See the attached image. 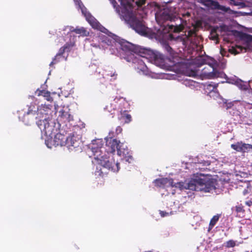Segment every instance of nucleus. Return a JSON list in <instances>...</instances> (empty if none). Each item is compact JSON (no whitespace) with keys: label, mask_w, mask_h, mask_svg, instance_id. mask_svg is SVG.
<instances>
[{"label":"nucleus","mask_w":252,"mask_h":252,"mask_svg":"<svg viewBox=\"0 0 252 252\" xmlns=\"http://www.w3.org/2000/svg\"><path fill=\"white\" fill-rule=\"evenodd\" d=\"M115 37L113 39L105 37L103 41L108 45H112L115 43L116 46H118L121 49L120 52L121 57L128 62L139 64L141 66L140 70H144V68L146 67L141 58L149 59L156 64L163 62V58L160 54L151 50L135 45L123 39L117 41V36L115 35Z\"/></svg>","instance_id":"1"},{"label":"nucleus","mask_w":252,"mask_h":252,"mask_svg":"<svg viewBox=\"0 0 252 252\" xmlns=\"http://www.w3.org/2000/svg\"><path fill=\"white\" fill-rule=\"evenodd\" d=\"M146 0H132V2L129 1H121V4L123 7V13H126V17L128 18V23L137 32L141 35L148 34V28L143 23L142 20L138 19L135 16L132 15L133 3H134L138 7L141 6L145 3Z\"/></svg>","instance_id":"2"},{"label":"nucleus","mask_w":252,"mask_h":252,"mask_svg":"<svg viewBox=\"0 0 252 252\" xmlns=\"http://www.w3.org/2000/svg\"><path fill=\"white\" fill-rule=\"evenodd\" d=\"M94 158L98 161V164L102 166L100 171L102 175L106 173L105 169L113 172H118L119 170V163L115 161L113 155L99 154L96 155V157H94Z\"/></svg>","instance_id":"3"},{"label":"nucleus","mask_w":252,"mask_h":252,"mask_svg":"<svg viewBox=\"0 0 252 252\" xmlns=\"http://www.w3.org/2000/svg\"><path fill=\"white\" fill-rule=\"evenodd\" d=\"M194 182L195 183V184L192 183H189L188 188L189 189L196 190V185L200 186V190L205 192H209L216 189L217 180L210 178L209 176L203 175L202 177L195 179Z\"/></svg>","instance_id":"4"},{"label":"nucleus","mask_w":252,"mask_h":252,"mask_svg":"<svg viewBox=\"0 0 252 252\" xmlns=\"http://www.w3.org/2000/svg\"><path fill=\"white\" fill-rule=\"evenodd\" d=\"M115 136L114 132L111 131L109 133L108 137L105 138L106 144L104 152H106L107 155H111L117 149L118 155L126 154V149L124 147L122 148L123 144L120 145L119 141L113 138Z\"/></svg>","instance_id":"5"},{"label":"nucleus","mask_w":252,"mask_h":252,"mask_svg":"<svg viewBox=\"0 0 252 252\" xmlns=\"http://www.w3.org/2000/svg\"><path fill=\"white\" fill-rule=\"evenodd\" d=\"M36 124L40 130L46 135L50 136L54 130V126L49 124L46 117L43 120L40 119L37 121Z\"/></svg>","instance_id":"6"},{"label":"nucleus","mask_w":252,"mask_h":252,"mask_svg":"<svg viewBox=\"0 0 252 252\" xmlns=\"http://www.w3.org/2000/svg\"><path fill=\"white\" fill-rule=\"evenodd\" d=\"M102 146L103 141L101 139H95L92 141L90 147L93 153L94 157H96V155L102 154L104 150V147H103Z\"/></svg>","instance_id":"7"},{"label":"nucleus","mask_w":252,"mask_h":252,"mask_svg":"<svg viewBox=\"0 0 252 252\" xmlns=\"http://www.w3.org/2000/svg\"><path fill=\"white\" fill-rule=\"evenodd\" d=\"M172 16L169 13L167 9L160 11L156 14V19L159 24H164L168 21H172Z\"/></svg>","instance_id":"8"},{"label":"nucleus","mask_w":252,"mask_h":252,"mask_svg":"<svg viewBox=\"0 0 252 252\" xmlns=\"http://www.w3.org/2000/svg\"><path fill=\"white\" fill-rule=\"evenodd\" d=\"M154 183L155 186L161 188H164L166 187H177V186L174 184V181L172 178H162L157 179L154 180Z\"/></svg>","instance_id":"9"},{"label":"nucleus","mask_w":252,"mask_h":252,"mask_svg":"<svg viewBox=\"0 0 252 252\" xmlns=\"http://www.w3.org/2000/svg\"><path fill=\"white\" fill-rule=\"evenodd\" d=\"M212 63H208V67L210 68L209 71H206V67L202 69V74L206 78L211 79L219 76V73L215 70L213 64L215 63L214 60H211Z\"/></svg>","instance_id":"10"},{"label":"nucleus","mask_w":252,"mask_h":252,"mask_svg":"<svg viewBox=\"0 0 252 252\" xmlns=\"http://www.w3.org/2000/svg\"><path fill=\"white\" fill-rule=\"evenodd\" d=\"M67 140V138L65 135L58 133L54 136V139L51 140V144L55 147L65 146Z\"/></svg>","instance_id":"11"},{"label":"nucleus","mask_w":252,"mask_h":252,"mask_svg":"<svg viewBox=\"0 0 252 252\" xmlns=\"http://www.w3.org/2000/svg\"><path fill=\"white\" fill-rule=\"evenodd\" d=\"M80 136H75L74 132L70 134V135L67 137V140L66 141V146L69 149L72 148H76L79 146V139Z\"/></svg>","instance_id":"12"},{"label":"nucleus","mask_w":252,"mask_h":252,"mask_svg":"<svg viewBox=\"0 0 252 252\" xmlns=\"http://www.w3.org/2000/svg\"><path fill=\"white\" fill-rule=\"evenodd\" d=\"M204 3L205 5L211 7L212 9L220 10L224 12H227L230 9L229 8L221 5L218 1L213 0H204Z\"/></svg>","instance_id":"13"},{"label":"nucleus","mask_w":252,"mask_h":252,"mask_svg":"<svg viewBox=\"0 0 252 252\" xmlns=\"http://www.w3.org/2000/svg\"><path fill=\"white\" fill-rule=\"evenodd\" d=\"M231 147L237 152L244 153L252 149V145L243 143L242 142H238L235 144H231Z\"/></svg>","instance_id":"14"},{"label":"nucleus","mask_w":252,"mask_h":252,"mask_svg":"<svg viewBox=\"0 0 252 252\" xmlns=\"http://www.w3.org/2000/svg\"><path fill=\"white\" fill-rule=\"evenodd\" d=\"M87 19L94 29L99 30L103 32H105V31H107V29L102 26L100 24L93 16H90L89 17H88Z\"/></svg>","instance_id":"15"},{"label":"nucleus","mask_w":252,"mask_h":252,"mask_svg":"<svg viewBox=\"0 0 252 252\" xmlns=\"http://www.w3.org/2000/svg\"><path fill=\"white\" fill-rule=\"evenodd\" d=\"M105 76L107 78L110 77V80L112 81L117 79L118 74L115 69L111 67H108L105 70Z\"/></svg>","instance_id":"16"},{"label":"nucleus","mask_w":252,"mask_h":252,"mask_svg":"<svg viewBox=\"0 0 252 252\" xmlns=\"http://www.w3.org/2000/svg\"><path fill=\"white\" fill-rule=\"evenodd\" d=\"M180 23L174 24H167V26H168L169 29L170 31L173 32H179L182 31L184 28V26L181 24V19H179Z\"/></svg>","instance_id":"17"},{"label":"nucleus","mask_w":252,"mask_h":252,"mask_svg":"<svg viewBox=\"0 0 252 252\" xmlns=\"http://www.w3.org/2000/svg\"><path fill=\"white\" fill-rule=\"evenodd\" d=\"M71 32H75L76 34H80L82 36H87L89 35V32L84 27L76 28L70 30Z\"/></svg>","instance_id":"18"},{"label":"nucleus","mask_w":252,"mask_h":252,"mask_svg":"<svg viewBox=\"0 0 252 252\" xmlns=\"http://www.w3.org/2000/svg\"><path fill=\"white\" fill-rule=\"evenodd\" d=\"M70 50V43H66L59 50L58 53L57 54V58L59 56H63V54L65 51H69Z\"/></svg>","instance_id":"19"},{"label":"nucleus","mask_w":252,"mask_h":252,"mask_svg":"<svg viewBox=\"0 0 252 252\" xmlns=\"http://www.w3.org/2000/svg\"><path fill=\"white\" fill-rule=\"evenodd\" d=\"M35 111H32V109H31V107H29V109L26 114L24 115V117L22 120V121L25 123V125H29L31 123V121L29 119V115L31 114H34Z\"/></svg>","instance_id":"20"},{"label":"nucleus","mask_w":252,"mask_h":252,"mask_svg":"<svg viewBox=\"0 0 252 252\" xmlns=\"http://www.w3.org/2000/svg\"><path fill=\"white\" fill-rule=\"evenodd\" d=\"M220 215L217 214L211 219L209 225V230H211L219 220Z\"/></svg>","instance_id":"21"},{"label":"nucleus","mask_w":252,"mask_h":252,"mask_svg":"<svg viewBox=\"0 0 252 252\" xmlns=\"http://www.w3.org/2000/svg\"><path fill=\"white\" fill-rule=\"evenodd\" d=\"M126 154H122L118 155L122 157L123 158L125 159L126 161L128 162V163H131L133 160V157L132 156L129 154V152H128V149L127 148H126Z\"/></svg>","instance_id":"22"},{"label":"nucleus","mask_w":252,"mask_h":252,"mask_svg":"<svg viewBox=\"0 0 252 252\" xmlns=\"http://www.w3.org/2000/svg\"><path fill=\"white\" fill-rule=\"evenodd\" d=\"M122 119L125 120V123H128L131 121V117L130 114L127 113L126 111H124L121 113Z\"/></svg>","instance_id":"23"},{"label":"nucleus","mask_w":252,"mask_h":252,"mask_svg":"<svg viewBox=\"0 0 252 252\" xmlns=\"http://www.w3.org/2000/svg\"><path fill=\"white\" fill-rule=\"evenodd\" d=\"M218 87V84H216L215 83L211 82L210 83H207L206 85V88L207 89L209 90L210 91H215L217 90Z\"/></svg>","instance_id":"24"},{"label":"nucleus","mask_w":252,"mask_h":252,"mask_svg":"<svg viewBox=\"0 0 252 252\" xmlns=\"http://www.w3.org/2000/svg\"><path fill=\"white\" fill-rule=\"evenodd\" d=\"M38 95H43V96L46 97V99L48 101H50L52 99V97L50 96V93L48 91L39 90Z\"/></svg>","instance_id":"25"},{"label":"nucleus","mask_w":252,"mask_h":252,"mask_svg":"<svg viewBox=\"0 0 252 252\" xmlns=\"http://www.w3.org/2000/svg\"><path fill=\"white\" fill-rule=\"evenodd\" d=\"M63 60H66V58H65L64 56H59L58 58H57V55L55 57V58L53 59V61L51 62L50 63V65L51 66L54 64L57 63L60 61Z\"/></svg>","instance_id":"26"},{"label":"nucleus","mask_w":252,"mask_h":252,"mask_svg":"<svg viewBox=\"0 0 252 252\" xmlns=\"http://www.w3.org/2000/svg\"><path fill=\"white\" fill-rule=\"evenodd\" d=\"M240 37L242 39L247 41V42L252 41V35L246 33L242 32Z\"/></svg>","instance_id":"27"},{"label":"nucleus","mask_w":252,"mask_h":252,"mask_svg":"<svg viewBox=\"0 0 252 252\" xmlns=\"http://www.w3.org/2000/svg\"><path fill=\"white\" fill-rule=\"evenodd\" d=\"M224 245L227 248H233L236 246V242L233 240H229L226 241Z\"/></svg>","instance_id":"28"},{"label":"nucleus","mask_w":252,"mask_h":252,"mask_svg":"<svg viewBox=\"0 0 252 252\" xmlns=\"http://www.w3.org/2000/svg\"><path fill=\"white\" fill-rule=\"evenodd\" d=\"M60 113L61 114L60 116L61 117L65 119V120L68 121H70V115L67 112H65L64 111L62 110L60 111Z\"/></svg>","instance_id":"29"},{"label":"nucleus","mask_w":252,"mask_h":252,"mask_svg":"<svg viewBox=\"0 0 252 252\" xmlns=\"http://www.w3.org/2000/svg\"><path fill=\"white\" fill-rule=\"evenodd\" d=\"M104 110L112 114L114 112L115 107L112 104H109L105 106Z\"/></svg>","instance_id":"30"},{"label":"nucleus","mask_w":252,"mask_h":252,"mask_svg":"<svg viewBox=\"0 0 252 252\" xmlns=\"http://www.w3.org/2000/svg\"><path fill=\"white\" fill-rule=\"evenodd\" d=\"M197 30L196 27H194L192 30H190L188 32V36L189 37L193 36H196Z\"/></svg>","instance_id":"31"},{"label":"nucleus","mask_w":252,"mask_h":252,"mask_svg":"<svg viewBox=\"0 0 252 252\" xmlns=\"http://www.w3.org/2000/svg\"><path fill=\"white\" fill-rule=\"evenodd\" d=\"M169 39L171 40H176L177 41H179V42H184V40L182 37H181L180 36H177V37H175L174 35L172 34H170Z\"/></svg>","instance_id":"32"},{"label":"nucleus","mask_w":252,"mask_h":252,"mask_svg":"<svg viewBox=\"0 0 252 252\" xmlns=\"http://www.w3.org/2000/svg\"><path fill=\"white\" fill-rule=\"evenodd\" d=\"M117 13H120V7L115 0H109Z\"/></svg>","instance_id":"33"},{"label":"nucleus","mask_w":252,"mask_h":252,"mask_svg":"<svg viewBox=\"0 0 252 252\" xmlns=\"http://www.w3.org/2000/svg\"><path fill=\"white\" fill-rule=\"evenodd\" d=\"M117 13H120V7L115 0H109Z\"/></svg>","instance_id":"34"},{"label":"nucleus","mask_w":252,"mask_h":252,"mask_svg":"<svg viewBox=\"0 0 252 252\" xmlns=\"http://www.w3.org/2000/svg\"><path fill=\"white\" fill-rule=\"evenodd\" d=\"M164 48L165 50L170 54H173V50L172 48L169 46V45L167 43H166L164 45Z\"/></svg>","instance_id":"35"},{"label":"nucleus","mask_w":252,"mask_h":252,"mask_svg":"<svg viewBox=\"0 0 252 252\" xmlns=\"http://www.w3.org/2000/svg\"><path fill=\"white\" fill-rule=\"evenodd\" d=\"M235 210L237 213H244L245 212V210L244 209V207L242 204H240L238 206H236Z\"/></svg>","instance_id":"36"},{"label":"nucleus","mask_w":252,"mask_h":252,"mask_svg":"<svg viewBox=\"0 0 252 252\" xmlns=\"http://www.w3.org/2000/svg\"><path fill=\"white\" fill-rule=\"evenodd\" d=\"M186 74L187 75L190 77H195L197 75V73L196 71L193 70L187 71Z\"/></svg>","instance_id":"37"},{"label":"nucleus","mask_w":252,"mask_h":252,"mask_svg":"<svg viewBox=\"0 0 252 252\" xmlns=\"http://www.w3.org/2000/svg\"><path fill=\"white\" fill-rule=\"evenodd\" d=\"M211 38L213 40H217L219 39V35L215 31H212L211 32Z\"/></svg>","instance_id":"38"},{"label":"nucleus","mask_w":252,"mask_h":252,"mask_svg":"<svg viewBox=\"0 0 252 252\" xmlns=\"http://www.w3.org/2000/svg\"><path fill=\"white\" fill-rule=\"evenodd\" d=\"M122 128L120 126H118L116 128V132L115 134H114L115 136L116 135H118L119 133H121L122 131Z\"/></svg>","instance_id":"39"},{"label":"nucleus","mask_w":252,"mask_h":252,"mask_svg":"<svg viewBox=\"0 0 252 252\" xmlns=\"http://www.w3.org/2000/svg\"><path fill=\"white\" fill-rule=\"evenodd\" d=\"M229 52L234 55H236L239 53V52L237 51V49L235 48H232L231 49H230Z\"/></svg>","instance_id":"40"},{"label":"nucleus","mask_w":252,"mask_h":252,"mask_svg":"<svg viewBox=\"0 0 252 252\" xmlns=\"http://www.w3.org/2000/svg\"><path fill=\"white\" fill-rule=\"evenodd\" d=\"M159 214H160L161 217H164L168 215V213H167L166 212L162 211H160Z\"/></svg>","instance_id":"41"},{"label":"nucleus","mask_w":252,"mask_h":252,"mask_svg":"<svg viewBox=\"0 0 252 252\" xmlns=\"http://www.w3.org/2000/svg\"><path fill=\"white\" fill-rule=\"evenodd\" d=\"M45 110L44 109H41V107L39 108V109H37V115H41V114H43L44 113V112H43V110Z\"/></svg>","instance_id":"42"},{"label":"nucleus","mask_w":252,"mask_h":252,"mask_svg":"<svg viewBox=\"0 0 252 252\" xmlns=\"http://www.w3.org/2000/svg\"><path fill=\"white\" fill-rule=\"evenodd\" d=\"M246 205H247L248 206H251L252 205V201H246L245 202Z\"/></svg>","instance_id":"43"},{"label":"nucleus","mask_w":252,"mask_h":252,"mask_svg":"<svg viewBox=\"0 0 252 252\" xmlns=\"http://www.w3.org/2000/svg\"><path fill=\"white\" fill-rule=\"evenodd\" d=\"M248 193V190L245 189L243 190V195H246L247 193Z\"/></svg>","instance_id":"44"},{"label":"nucleus","mask_w":252,"mask_h":252,"mask_svg":"<svg viewBox=\"0 0 252 252\" xmlns=\"http://www.w3.org/2000/svg\"><path fill=\"white\" fill-rule=\"evenodd\" d=\"M46 145H47V147H48V148H52V146H51V145H49V143H48V142H47V143H46Z\"/></svg>","instance_id":"45"},{"label":"nucleus","mask_w":252,"mask_h":252,"mask_svg":"<svg viewBox=\"0 0 252 252\" xmlns=\"http://www.w3.org/2000/svg\"><path fill=\"white\" fill-rule=\"evenodd\" d=\"M120 0V1H121V2L122 1H124V2H126V1H128V0Z\"/></svg>","instance_id":"46"},{"label":"nucleus","mask_w":252,"mask_h":252,"mask_svg":"<svg viewBox=\"0 0 252 252\" xmlns=\"http://www.w3.org/2000/svg\"><path fill=\"white\" fill-rule=\"evenodd\" d=\"M250 86L252 88V81L250 83Z\"/></svg>","instance_id":"47"},{"label":"nucleus","mask_w":252,"mask_h":252,"mask_svg":"<svg viewBox=\"0 0 252 252\" xmlns=\"http://www.w3.org/2000/svg\"><path fill=\"white\" fill-rule=\"evenodd\" d=\"M50 112V110H47V112L46 113H45V114H46V115H47V114L48 115V112Z\"/></svg>","instance_id":"48"}]
</instances>
